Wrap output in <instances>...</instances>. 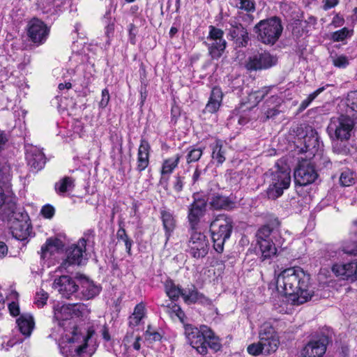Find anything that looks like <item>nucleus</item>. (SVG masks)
I'll return each mask as SVG.
<instances>
[{"label": "nucleus", "mask_w": 357, "mask_h": 357, "mask_svg": "<svg viewBox=\"0 0 357 357\" xmlns=\"http://www.w3.org/2000/svg\"><path fill=\"white\" fill-rule=\"evenodd\" d=\"M84 305L79 303L63 305L54 309V318L63 331L59 343L61 354L64 357H91L96 350L92 344L94 331L82 330L70 319L82 314Z\"/></svg>", "instance_id": "1"}, {"label": "nucleus", "mask_w": 357, "mask_h": 357, "mask_svg": "<svg viewBox=\"0 0 357 357\" xmlns=\"http://www.w3.org/2000/svg\"><path fill=\"white\" fill-rule=\"evenodd\" d=\"M310 275L300 268H289L277 277L276 287L279 292L287 297V301L294 305L303 304L312 297L309 289Z\"/></svg>", "instance_id": "2"}, {"label": "nucleus", "mask_w": 357, "mask_h": 357, "mask_svg": "<svg viewBox=\"0 0 357 357\" xmlns=\"http://www.w3.org/2000/svg\"><path fill=\"white\" fill-rule=\"evenodd\" d=\"M184 328L187 341L199 354L206 355L208 352V347L215 351H218L222 348L219 337L216 336L208 326L202 325L198 328L192 325L187 324Z\"/></svg>", "instance_id": "3"}, {"label": "nucleus", "mask_w": 357, "mask_h": 357, "mask_svg": "<svg viewBox=\"0 0 357 357\" xmlns=\"http://www.w3.org/2000/svg\"><path fill=\"white\" fill-rule=\"evenodd\" d=\"M291 170L286 164L277 162L273 168L264 174L265 183L268 185L266 195L275 200L282 195L291 183Z\"/></svg>", "instance_id": "4"}, {"label": "nucleus", "mask_w": 357, "mask_h": 357, "mask_svg": "<svg viewBox=\"0 0 357 357\" xmlns=\"http://www.w3.org/2000/svg\"><path fill=\"white\" fill-rule=\"evenodd\" d=\"M233 230V221L225 214L216 215L210 223V232L213 248L218 253L224 250L225 242L230 238Z\"/></svg>", "instance_id": "5"}, {"label": "nucleus", "mask_w": 357, "mask_h": 357, "mask_svg": "<svg viewBox=\"0 0 357 357\" xmlns=\"http://www.w3.org/2000/svg\"><path fill=\"white\" fill-rule=\"evenodd\" d=\"M282 30L281 20L277 17L262 20L254 27L258 40L266 45H274L280 38Z\"/></svg>", "instance_id": "6"}, {"label": "nucleus", "mask_w": 357, "mask_h": 357, "mask_svg": "<svg viewBox=\"0 0 357 357\" xmlns=\"http://www.w3.org/2000/svg\"><path fill=\"white\" fill-rule=\"evenodd\" d=\"M353 128V120L348 116L341 115L331 119L327 132L333 139L347 140L351 137Z\"/></svg>", "instance_id": "7"}, {"label": "nucleus", "mask_w": 357, "mask_h": 357, "mask_svg": "<svg viewBox=\"0 0 357 357\" xmlns=\"http://www.w3.org/2000/svg\"><path fill=\"white\" fill-rule=\"evenodd\" d=\"M208 29V36L204 43L208 47V54L211 59H218L227 47V41L223 38L224 31L213 25L209 26Z\"/></svg>", "instance_id": "8"}, {"label": "nucleus", "mask_w": 357, "mask_h": 357, "mask_svg": "<svg viewBox=\"0 0 357 357\" xmlns=\"http://www.w3.org/2000/svg\"><path fill=\"white\" fill-rule=\"evenodd\" d=\"M189 233L187 252L195 259L205 257L209 250V241L207 236L197 229H190Z\"/></svg>", "instance_id": "9"}, {"label": "nucleus", "mask_w": 357, "mask_h": 357, "mask_svg": "<svg viewBox=\"0 0 357 357\" xmlns=\"http://www.w3.org/2000/svg\"><path fill=\"white\" fill-rule=\"evenodd\" d=\"M259 337L265 354L274 353L280 344L279 337L274 328L269 323H264L260 327Z\"/></svg>", "instance_id": "10"}, {"label": "nucleus", "mask_w": 357, "mask_h": 357, "mask_svg": "<svg viewBox=\"0 0 357 357\" xmlns=\"http://www.w3.org/2000/svg\"><path fill=\"white\" fill-rule=\"evenodd\" d=\"M50 30L41 20L33 18L27 24V36L30 40L37 45H40L47 40Z\"/></svg>", "instance_id": "11"}, {"label": "nucleus", "mask_w": 357, "mask_h": 357, "mask_svg": "<svg viewBox=\"0 0 357 357\" xmlns=\"http://www.w3.org/2000/svg\"><path fill=\"white\" fill-rule=\"evenodd\" d=\"M229 27L227 28V35L234 42L236 47H246L250 40L249 33L246 28L236 18H231L228 22Z\"/></svg>", "instance_id": "12"}, {"label": "nucleus", "mask_w": 357, "mask_h": 357, "mask_svg": "<svg viewBox=\"0 0 357 357\" xmlns=\"http://www.w3.org/2000/svg\"><path fill=\"white\" fill-rule=\"evenodd\" d=\"M278 59L268 52L255 54L248 59L245 68L248 70L268 69L276 65Z\"/></svg>", "instance_id": "13"}, {"label": "nucleus", "mask_w": 357, "mask_h": 357, "mask_svg": "<svg viewBox=\"0 0 357 357\" xmlns=\"http://www.w3.org/2000/svg\"><path fill=\"white\" fill-rule=\"evenodd\" d=\"M317 176L314 165L307 160L300 162L294 172L295 183L301 186L312 183Z\"/></svg>", "instance_id": "14"}, {"label": "nucleus", "mask_w": 357, "mask_h": 357, "mask_svg": "<svg viewBox=\"0 0 357 357\" xmlns=\"http://www.w3.org/2000/svg\"><path fill=\"white\" fill-rule=\"evenodd\" d=\"M52 288L63 298H70L77 293L79 284L69 275H61L54 280Z\"/></svg>", "instance_id": "15"}, {"label": "nucleus", "mask_w": 357, "mask_h": 357, "mask_svg": "<svg viewBox=\"0 0 357 357\" xmlns=\"http://www.w3.org/2000/svg\"><path fill=\"white\" fill-rule=\"evenodd\" d=\"M206 211V202L202 199H195L188 206V220L190 229H198L201 219Z\"/></svg>", "instance_id": "16"}, {"label": "nucleus", "mask_w": 357, "mask_h": 357, "mask_svg": "<svg viewBox=\"0 0 357 357\" xmlns=\"http://www.w3.org/2000/svg\"><path fill=\"white\" fill-rule=\"evenodd\" d=\"M26 160L32 171L38 172L43 168L46 160L40 149L32 144L25 145Z\"/></svg>", "instance_id": "17"}, {"label": "nucleus", "mask_w": 357, "mask_h": 357, "mask_svg": "<svg viewBox=\"0 0 357 357\" xmlns=\"http://www.w3.org/2000/svg\"><path fill=\"white\" fill-rule=\"evenodd\" d=\"M86 248L81 245L73 244L66 250V259L61 264L60 268L67 269L70 266L81 265L83 258V253Z\"/></svg>", "instance_id": "18"}, {"label": "nucleus", "mask_w": 357, "mask_h": 357, "mask_svg": "<svg viewBox=\"0 0 357 357\" xmlns=\"http://www.w3.org/2000/svg\"><path fill=\"white\" fill-rule=\"evenodd\" d=\"M328 344V337L323 335L318 340L309 342L303 348L302 355L303 357H321L326 351Z\"/></svg>", "instance_id": "19"}, {"label": "nucleus", "mask_w": 357, "mask_h": 357, "mask_svg": "<svg viewBox=\"0 0 357 357\" xmlns=\"http://www.w3.org/2000/svg\"><path fill=\"white\" fill-rule=\"evenodd\" d=\"M332 271L343 280L355 281L357 280V260L344 264H335L332 266Z\"/></svg>", "instance_id": "20"}, {"label": "nucleus", "mask_w": 357, "mask_h": 357, "mask_svg": "<svg viewBox=\"0 0 357 357\" xmlns=\"http://www.w3.org/2000/svg\"><path fill=\"white\" fill-rule=\"evenodd\" d=\"M151 148L149 142L145 138L140 139V144L137 151V159L136 169L139 172L145 170L149 165V158Z\"/></svg>", "instance_id": "21"}, {"label": "nucleus", "mask_w": 357, "mask_h": 357, "mask_svg": "<svg viewBox=\"0 0 357 357\" xmlns=\"http://www.w3.org/2000/svg\"><path fill=\"white\" fill-rule=\"evenodd\" d=\"M208 204L214 210L229 211L235 207V202L230 197L218 193L211 194L208 197Z\"/></svg>", "instance_id": "22"}, {"label": "nucleus", "mask_w": 357, "mask_h": 357, "mask_svg": "<svg viewBox=\"0 0 357 357\" xmlns=\"http://www.w3.org/2000/svg\"><path fill=\"white\" fill-rule=\"evenodd\" d=\"M101 289L100 286L96 284L93 281L84 278L80 281L79 294L84 300L93 299L100 294Z\"/></svg>", "instance_id": "23"}, {"label": "nucleus", "mask_w": 357, "mask_h": 357, "mask_svg": "<svg viewBox=\"0 0 357 357\" xmlns=\"http://www.w3.org/2000/svg\"><path fill=\"white\" fill-rule=\"evenodd\" d=\"M223 93L219 87H213L211 90L209 100L203 111L204 113H215L220 108Z\"/></svg>", "instance_id": "24"}, {"label": "nucleus", "mask_w": 357, "mask_h": 357, "mask_svg": "<svg viewBox=\"0 0 357 357\" xmlns=\"http://www.w3.org/2000/svg\"><path fill=\"white\" fill-rule=\"evenodd\" d=\"M160 219L165 230L167 243L176 227V220L173 213L166 210L160 211Z\"/></svg>", "instance_id": "25"}, {"label": "nucleus", "mask_w": 357, "mask_h": 357, "mask_svg": "<svg viewBox=\"0 0 357 357\" xmlns=\"http://www.w3.org/2000/svg\"><path fill=\"white\" fill-rule=\"evenodd\" d=\"M212 150L211 157L218 165H222L226 160L227 147L220 139H216L210 145Z\"/></svg>", "instance_id": "26"}, {"label": "nucleus", "mask_w": 357, "mask_h": 357, "mask_svg": "<svg viewBox=\"0 0 357 357\" xmlns=\"http://www.w3.org/2000/svg\"><path fill=\"white\" fill-rule=\"evenodd\" d=\"M30 225L26 222L16 221L11 226V233L13 236L20 241L26 239L31 232Z\"/></svg>", "instance_id": "27"}, {"label": "nucleus", "mask_w": 357, "mask_h": 357, "mask_svg": "<svg viewBox=\"0 0 357 357\" xmlns=\"http://www.w3.org/2000/svg\"><path fill=\"white\" fill-rule=\"evenodd\" d=\"M303 143L305 151H311L312 153H315L319 148V140L317 131L310 128V130L307 131L306 135L303 137Z\"/></svg>", "instance_id": "28"}, {"label": "nucleus", "mask_w": 357, "mask_h": 357, "mask_svg": "<svg viewBox=\"0 0 357 357\" xmlns=\"http://www.w3.org/2000/svg\"><path fill=\"white\" fill-rule=\"evenodd\" d=\"M11 168L7 162L0 163V184L5 191L10 192L11 188Z\"/></svg>", "instance_id": "29"}, {"label": "nucleus", "mask_w": 357, "mask_h": 357, "mask_svg": "<svg viewBox=\"0 0 357 357\" xmlns=\"http://www.w3.org/2000/svg\"><path fill=\"white\" fill-rule=\"evenodd\" d=\"M20 331L26 337H29L33 328V317L28 314H22L17 319Z\"/></svg>", "instance_id": "30"}, {"label": "nucleus", "mask_w": 357, "mask_h": 357, "mask_svg": "<svg viewBox=\"0 0 357 357\" xmlns=\"http://www.w3.org/2000/svg\"><path fill=\"white\" fill-rule=\"evenodd\" d=\"M141 340V337L139 335H135L133 329L131 331H128L125 335L123 344L125 347L126 350H128L132 347L135 350H139L141 348V345L139 341Z\"/></svg>", "instance_id": "31"}, {"label": "nucleus", "mask_w": 357, "mask_h": 357, "mask_svg": "<svg viewBox=\"0 0 357 357\" xmlns=\"http://www.w3.org/2000/svg\"><path fill=\"white\" fill-rule=\"evenodd\" d=\"M74 179L69 176H65L55 183L54 188L57 194L64 195L73 190L75 187Z\"/></svg>", "instance_id": "32"}, {"label": "nucleus", "mask_w": 357, "mask_h": 357, "mask_svg": "<svg viewBox=\"0 0 357 357\" xmlns=\"http://www.w3.org/2000/svg\"><path fill=\"white\" fill-rule=\"evenodd\" d=\"M261 252V258L263 260L270 258L275 255L276 248L272 239L268 241H261L257 242Z\"/></svg>", "instance_id": "33"}, {"label": "nucleus", "mask_w": 357, "mask_h": 357, "mask_svg": "<svg viewBox=\"0 0 357 357\" xmlns=\"http://www.w3.org/2000/svg\"><path fill=\"white\" fill-rule=\"evenodd\" d=\"M61 245V241L59 239L48 238L45 245L41 248V257L45 258L48 253L52 255L57 251Z\"/></svg>", "instance_id": "34"}, {"label": "nucleus", "mask_w": 357, "mask_h": 357, "mask_svg": "<svg viewBox=\"0 0 357 357\" xmlns=\"http://www.w3.org/2000/svg\"><path fill=\"white\" fill-rule=\"evenodd\" d=\"M181 156L180 154H176L163 161L161 174L163 175L170 174L174 169L178 166Z\"/></svg>", "instance_id": "35"}, {"label": "nucleus", "mask_w": 357, "mask_h": 357, "mask_svg": "<svg viewBox=\"0 0 357 357\" xmlns=\"http://www.w3.org/2000/svg\"><path fill=\"white\" fill-rule=\"evenodd\" d=\"M165 291L169 298L176 300L180 296L183 297L184 291L178 287H176L172 280H167L165 284Z\"/></svg>", "instance_id": "36"}, {"label": "nucleus", "mask_w": 357, "mask_h": 357, "mask_svg": "<svg viewBox=\"0 0 357 357\" xmlns=\"http://www.w3.org/2000/svg\"><path fill=\"white\" fill-rule=\"evenodd\" d=\"M230 3L247 13H253L255 11V2L254 0H229Z\"/></svg>", "instance_id": "37"}, {"label": "nucleus", "mask_w": 357, "mask_h": 357, "mask_svg": "<svg viewBox=\"0 0 357 357\" xmlns=\"http://www.w3.org/2000/svg\"><path fill=\"white\" fill-rule=\"evenodd\" d=\"M204 148L196 146H190L188 149L186 155V162L188 164L198 161L203 154Z\"/></svg>", "instance_id": "38"}, {"label": "nucleus", "mask_w": 357, "mask_h": 357, "mask_svg": "<svg viewBox=\"0 0 357 357\" xmlns=\"http://www.w3.org/2000/svg\"><path fill=\"white\" fill-rule=\"evenodd\" d=\"M183 298L185 303H195L198 301H202V300L204 298V296L197 290L192 289L189 290L188 292L184 291V293L183 294Z\"/></svg>", "instance_id": "39"}, {"label": "nucleus", "mask_w": 357, "mask_h": 357, "mask_svg": "<svg viewBox=\"0 0 357 357\" xmlns=\"http://www.w3.org/2000/svg\"><path fill=\"white\" fill-rule=\"evenodd\" d=\"M273 86H265L259 91L251 93L249 95V100L252 101L256 104L261 101L264 97L270 92Z\"/></svg>", "instance_id": "40"}, {"label": "nucleus", "mask_w": 357, "mask_h": 357, "mask_svg": "<svg viewBox=\"0 0 357 357\" xmlns=\"http://www.w3.org/2000/svg\"><path fill=\"white\" fill-rule=\"evenodd\" d=\"M166 311L172 317L175 316L178 317L181 321H183L185 318V313L179 305L171 303L166 307Z\"/></svg>", "instance_id": "41"}, {"label": "nucleus", "mask_w": 357, "mask_h": 357, "mask_svg": "<svg viewBox=\"0 0 357 357\" xmlns=\"http://www.w3.org/2000/svg\"><path fill=\"white\" fill-rule=\"evenodd\" d=\"M275 231L270 225H264L259 228L257 232V241L271 240V235L274 234Z\"/></svg>", "instance_id": "42"}, {"label": "nucleus", "mask_w": 357, "mask_h": 357, "mask_svg": "<svg viewBox=\"0 0 357 357\" xmlns=\"http://www.w3.org/2000/svg\"><path fill=\"white\" fill-rule=\"evenodd\" d=\"M329 84H326L324 86L319 87L313 93H310L307 98L303 100L300 105V110H304L306 109L309 105L321 93H322L326 87L329 86Z\"/></svg>", "instance_id": "43"}, {"label": "nucleus", "mask_w": 357, "mask_h": 357, "mask_svg": "<svg viewBox=\"0 0 357 357\" xmlns=\"http://www.w3.org/2000/svg\"><path fill=\"white\" fill-rule=\"evenodd\" d=\"M117 238L119 241L124 242L126 251L128 255H131V247L132 245V241L129 238L126 234V229L121 227L119 229L116 233Z\"/></svg>", "instance_id": "44"}, {"label": "nucleus", "mask_w": 357, "mask_h": 357, "mask_svg": "<svg viewBox=\"0 0 357 357\" xmlns=\"http://www.w3.org/2000/svg\"><path fill=\"white\" fill-rule=\"evenodd\" d=\"M340 183L342 186H350L354 184L355 177L354 173L349 169L342 172L340 176Z\"/></svg>", "instance_id": "45"}, {"label": "nucleus", "mask_w": 357, "mask_h": 357, "mask_svg": "<svg viewBox=\"0 0 357 357\" xmlns=\"http://www.w3.org/2000/svg\"><path fill=\"white\" fill-rule=\"evenodd\" d=\"M94 236V230L91 229H87L84 232L83 236L79 240L78 243L86 248V243L93 242Z\"/></svg>", "instance_id": "46"}, {"label": "nucleus", "mask_w": 357, "mask_h": 357, "mask_svg": "<svg viewBox=\"0 0 357 357\" xmlns=\"http://www.w3.org/2000/svg\"><path fill=\"white\" fill-rule=\"evenodd\" d=\"M247 351L249 354L252 356L265 354V351H264V349H262V345L261 344L260 340L257 343L250 344L247 348Z\"/></svg>", "instance_id": "47"}, {"label": "nucleus", "mask_w": 357, "mask_h": 357, "mask_svg": "<svg viewBox=\"0 0 357 357\" xmlns=\"http://www.w3.org/2000/svg\"><path fill=\"white\" fill-rule=\"evenodd\" d=\"M347 104L351 110L357 112V91H351L348 93Z\"/></svg>", "instance_id": "48"}, {"label": "nucleus", "mask_w": 357, "mask_h": 357, "mask_svg": "<svg viewBox=\"0 0 357 357\" xmlns=\"http://www.w3.org/2000/svg\"><path fill=\"white\" fill-rule=\"evenodd\" d=\"M48 298V294L43 289H40L36 294L35 303L38 307H43L45 305Z\"/></svg>", "instance_id": "49"}, {"label": "nucleus", "mask_w": 357, "mask_h": 357, "mask_svg": "<svg viewBox=\"0 0 357 357\" xmlns=\"http://www.w3.org/2000/svg\"><path fill=\"white\" fill-rule=\"evenodd\" d=\"M145 339L150 342L159 341L161 339V335L159 333L152 331L151 326H149L145 332Z\"/></svg>", "instance_id": "50"}, {"label": "nucleus", "mask_w": 357, "mask_h": 357, "mask_svg": "<svg viewBox=\"0 0 357 357\" xmlns=\"http://www.w3.org/2000/svg\"><path fill=\"white\" fill-rule=\"evenodd\" d=\"M349 35V30L347 28H343L340 30L335 31L333 33L331 38L333 41H342L346 38H347Z\"/></svg>", "instance_id": "51"}, {"label": "nucleus", "mask_w": 357, "mask_h": 357, "mask_svg": "<svg viewBox=\"0 0 357 357\" xmlns=\"http://www.w3.org/2000/svg\"><path fill=\"white\" fill-rule=\"evenodd\" d=\"M333 63L337 68H345L349 65V60L347 56L341 55L333 59Z\"/></svg>", "instance_id": "52"}, {"label": "nucleus", "mask_w": 357, "mask_h": 357, "mask_svg": "<svg viewBox=\"0 0 357 357\" xmlns=\"http://www.w3.org/2000/svg\"><path fill=\"white\" fill-rule=\"evenodd\" d=\"M40 213L44 218L50 219L54 216L55 209L52 205L47 204L43 206Z\"/></svg>", "instance_id": "53"}, {"label": "nucleus", "mask_w": 357, "mask_h": 357, "mask_svg": "<svg viewBox=\"0 0 357 357\" xmlns=\"http://www.w3.org/2000/svg\"><path fill=\"white\" fill-rule=\"evenodd\" d=\"M279 113H280V111L278 109V107H273L272 108H268L264 112V115L262 117L263 121H266L268 119H273L275 116H276Z\"/></svg>", "instance_id": "54"}, {"label": "nucleus", "mask_w": 357, "mask_h": 357, "mask_svg": "<svg viewBox=\"0 0 357 357\" xmlns=\"http://www.w3.org/2000/svg\"><path fill=\"white\" fill-rule=\"evenodd\" d=\"M184 183V177L178 175L175 176V181L173 183L174 190L177 192H181L183 190Z\"/></svg>", "instance_id": "55"}, {"label": "nucleus", "mask_w": 357, "mask_h": 357, "mask_svg": "<svg viewBox=\"0 0 357 357\" xmlns=\"http://www.w3.org/2000/svg\"><path fill=\"white\" fill-rule=\"evenodd\" d=\"M8 310L10 312V314L13 317H17L20 314V306L17 301H12L8 304Z\"/></svg>", "instance_id": "56"}, {"label": "nucleus", "mask_w": 357, "mask_h": 357, "mask_svg": "<svg viewBox=\"0 0 357 357\" xmlns=\"http://www.w3.org/2000/svg\"><path fill=\"white\" fill-rule=\"evenodd\" d=\"M110 99L109 91L107 89H105L102 91V99L100 101L99 106L102 108H105Z\"/></svg>", "instance_id": "57"}, {"label": "nucleus", "mask_w": 357, "mask_h": 357, "mask_svg": "<svg viewBox=\"0 0 357 357\" xmlns=\"http://www.w3.org/2000/svg\"><path fill=\"white\" fill-rule=\"evenodd\" d=\"M342 250L344 253L349 255H357V244L351 246L348 244H344Z\"/></svg>", "instance_id": "58"}, {"label": "nucleus", "mask_w": 357, "mask_h": 357, "mask_svg": "<svg viewBox=\"0 0 357 357\" xmlns=\"http://www.w3.org/2000/svg\"><path fill=\"white\" fill-rule=\"evenodd\" d=\"M133 315L136 317H139V318L143 319L145 315V306L143 303L137 304L134 310L132 313Z\"/></svg>", "instance_id": "59"}, {"label": "nucleus", "mask_w": 357, "mask_h": 357, "mask_svg": "<svg viewBox=\"0 0 357 357\" xmlns=\"http://www.w3.org/2000/svg\"><path fill=\"white\" fill-rule=\"evenodd\" d=\"M323 9L328 10L339 3V0H323Z\"/></svg>", "instance_id": "60"}, {"label": "nucleus", "mask_w": 357, "mask_h": 357, "mask_svg": "<svg viewBox=\"0 0 357 357\" xmlns=\"http://www.w3.org/2000/svg\"><path fill=\"white\" fill-rule=\"evenodd\" d=\"M280 102L281 98L275 95L271 96V97L266 102L268 107H270L271 104L274 105L273 107H278L280 105Z\"/></svg>", "instance_id": "61"}, {"label": "nucleus", "mask_w": 357, "mask_h": 357, "mask_svg": "<svg viewBox=\"0 0 357 357\" xmlns=\"http://www.w3.org/2000/svg\"><path fill=\"white\" fill-rule=\"evenodd\" d=\"M140 96H141V106H142L146 99L147 97V89H146V85L142 84L140 87Z\"/></svg>", "instance_id": "62"}, {"label": "nucleus", "mask_w": 357, "mask_h": 357, "mask_svg": "<svg viewBox=\"0 0 357 357\" xmlns=\"http://www.w3.org/2000/svg\"><path fill=\"white\" fill-rule=\"evenodd\" d=\"M142 319L139 318V317H136L132 314L129 317V326L132 328L133 327L137 326Z\"/></svg>", "instance_id": "63"}, {"label": "nucleus", "mask_w": 357, "mask_h": 357, "mask_svg": "<svg viewBox=\"0 0 357 357\" xmlns=\"http://www.w3.org/2000/svg\"><path fill=\"white\" fill-rule=\"evenodd\" d=\"M8 253V247L5 243L0 241V259L3 258Z\"/></svg>", "instance_id": "64"}]
</instances>
